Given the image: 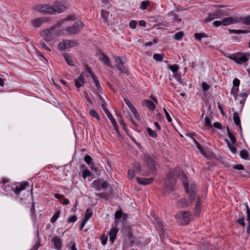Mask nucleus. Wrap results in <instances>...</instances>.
<instances>
[{"label":"nucleus","mask_w":250,"mask_h":250,"mask_svg":"<svg viewBox=\"0 0 250 250\" xmlns=\"http://www.w3.org/2000/svg\"><path fill=\"white\" fill-rule=\"evenodd\" d=\"M71 20H74V16H68L62 20L59 25H56L51 28L44 30L42 33V37L46 42H49L52 40L54 38L55 35L59 36L61 34V33H57L55 31L56 27H59L61 25L64 24L66 21Z\"/></svg>","instance_id":"obj_3"},{"label":"nucleus","mask_w":250,"mask_h":250,"mask_svg":"<svg viewBox=\"0 0 250 250\" xmlns=\"http://www.w3.org/2000/svg\"><path fill=\"white\" fill-rule=\"evenodd\" d=\"M135 171L133 169H129L128 171V175L130 179H132L134 176Z\"/></svg>","instance_id":"obj_61"},{"label":"nucleus","mask_w":250,"mask_h":250,"mask_svg":"<svg viewBox=\"0 0 250 250\" xmlns=\"http://www.w3.org/2000/svg\"><path fill=\"white\" fill-rule=\"evenodd\" d=\"M134 170L136 173H140L141 172V167L139 163L136 162H134L133 164Z\"/></svg>","instance_id":"obj_39"},{"label":"nucleus","mask_w":250,"mask_h":250,"mask_svg":"<svg viewBox=\"0 0 250 250\" xmlns=\"http://www.w3.org/2000/svg\"><path fill=\"white\" fill-rule=\"evenodd\" d=\"M89 114L93 117L96 118L98 120H100V118L99 117L98 114H97V112L93 109H91L89 111Z\"/></svg>","instance_id":"obj_49"},{"label":"nucleus","mask_w":250,"mask_h":250,"mask_svg":"<svg viewBox=\"0 0 250 250\" xmlns=\"http://www.w3.org/2000/svg\"><path fill=\"white\" fill-rule=\"evenodd\" d=\"M233 168L236 170H243L244 169V167L242 164H237L234 165L232 166Z\"/></svg>","instance_id":"obj_56"},{"label":"nucleus","mask_w":250,"mask_h":250,"mask_svg":"<svg viewBox=\"0 0 250 250\" xmlns=\"http://www.w3.org/2000/svg\"><path fill=\"white\" fill-rule=\"evenodd\" d=\"M173 77L175 78V79L177 80L178 82H179L180 83L182 84V83L181 82V78L180 74L176 73H175L173 74Z\"/></svg>","instance_id":"obj_62"},{"label":"nucleus","mask_w":250,"mask_h":250,"mask_svg":"<svg viewBox=\"0 0 250 250\" xmlns=\"http://www.w3.org/2000/svg\"><path fill=\"white\" fill-rule=\"evenodd\" d=\"M183 174L179 167H176L170 171L167 175V177L164 183V189L167 192L173 191L176 184L175 177H178Z\"/></svg>","instance_id":"obj_2"},{"label":"nucleus","mask_w":250,"mask_h":250,"mask_svg":"<svg viewBox=\"0 0 250 250\" xmlns=\"http://www.w3.org/2000/svg\"><path fill=\"white\" fill-rule=\"evenodd\" d=\"M153 58L157 62H162L163 56L162 54L155 53L153 55Z\"/></svg>","instance_id":"obj_40"},{"label":"nucleus","mask_w":250,"mask_h":250,"mask_svg":"<svg viewBox=\"0 0 250 250\" xmlns=\"http://www.w3.org/2000/svg\"><path fill=\"white\" fill-rule=\"evenodd\" d=\"M232 110L233 112V120L236 125L239 126L240 129L241 130V122L240 119L239 115V113L235 111L234 108H232Z\"/></svg>","instance_id":"obj_18"},{"label":"nucleus","mask_w":250,"mask_h":250,"mask_svg":"<svg viewBox=\"0 0 250 250\" xmlns=\"http://www.w3.org/2000/svg\"><path fill=\"white\" fill-rule=\"evenodd\" d=\"M240 84V80L237 78L234 79L233 81V85L234 87H238Z\"/></svg>","instance_id":"obj_63"},{"label":"nucleus","mask_w":250,"mask_h":250,"mask_svg":"<svg viewBox=\"0 0 250 250\" xmlns=\"http://www.w3.org/2000/svg\"><path fill=\"white\" fill-rule=\"evenodd\" d=\"M39 11L44 14H53L52 6H50L48 5H44L40 6Z\"/></svg>","instance_id":"obj_16"},{"label":"nucleus","mask_w":250,"mask_h":250,"mask_svg":"<svg viewBox=\"0 0 250 250\" xmlns=\"http://www.w3.org/2000/svg\"><path fill=\"white\" fill-rule=\"evenodd\" d=\"M143 104L151 111L155 109V105L153 102L150 100H145L143 101Z\"/></svg>","instance_id":"obj_21"},{"label":"nucleus","mask_w":250,"mask_h":250,"mask_svg":"<svg viewBox=\"0 0 250 250\" xmlns=\"http://www.w3.org/2000/svg\"><path fill=\"white\" fill-rule=\"evenodd\" d=\"M150 4V2L148 0L143 1L140 5V9L142 10H145L147 8V7Z\"/></svg>","instance_id":"obj_41"},{"label":"nucleus","mask_w":250,"mask_h":250,"mask_svg":"<svg viewBox=\"0 0 250 250\" xmlns=\"http://www.w3.org/2000/svg\"><path fill=\"white\" fill-rule=\"evenodd\" d=\"M84 83V79L83 74H81L77 79L75 80V86L77 88H80Z\"/></svg>","instance_id":"obj_20"},{"label":"nucleus","mask_w":250,"mask_h":250,"mask_svg":"<svg viewBox=\"0 0 250 250\" xmlns=\"http://www.w3.org/2000/svg\"><path fill=\"white\" fill-rule=\"evenodd\" d=\"M52 9H53V14L55 12L61 13L64 11L66 9L64 4L60 2H56L52 5Z\"/></svg>","instance_id":"obj_13"},{"label":"nucleus","mask_w":250,"mask_h":250,"mask_svg":"<svg viewBox=\"0 0 250 250\" xmlns=\"http://www.w3.org/2000/svg\"><path fill=\"white\" fill-rule=\"evenodd\" d=\"M237 222L241 225L242 226H245V223L244 221V217H243L241 218H239L237 220Z\"/></svg>","instance_id":"obj_64"},{"label":"nucleus","mask_w":250,"mask_h":250,"mask_svg":"<svg viewBox=\"0 0 250 250\" xmlns=\"http://www.w3.org/2000/svg\"><path fill=\"white\" fill-rule=\"evenodd\" d=\"M28 183L25 182L18 184L13 189V191L16 195H19L21 191L25 189L26 187H28Z\"/></svg>","instance_id":"obj_12"},{"label":"nucleus","mask_w":250,"mask_h":250,"mask_svg":"<svg viewBox=\"0 0 250 250\" xmlns=\"http://www.w3.org/2000/svg\"><path fill=\"white\" fill-rule=\"evenodd\" d=\"M213 13L215 19H221L226 15H228V14L223 10H216Z\"/></svg>","instance_id":"obj_25"},{"label":"nucleus","mask_w":250,"mask_h":250,"mask_svg":"<svg viewBox=\"0 0 250 250\" xmlns=\"http://www.w3.org/2000/svg\"><path fill=\"white\" fill-rule=\"evenodd\" d=\"M229 32L230 34H232V33H233V34H241V33L245 34V33H248V31L247 30H240V29H239V30L229 29Z\"/></svg>","instance_id":"obj_33"},{"label":"nucleus","mask_w":250,"mask_h":250,"mask_svg":"<svg viewBox=\"0 0 250 250\" xmlns=\"http://www.w3.org/2000/svg\"><path fill=\"white\" fill-rule=\"evenodd\" d=\"M122 214H123V211H122V210L121 209L119 210L116 211L115 213V218L117 219H119L120 218H121V217L122 216Z\"/></svg>","instance_id":"obj_52"},{"label":"nucleus","mask_w":250,"mask_h":250,"mask_svg":"<svg viewBox=\"0 0 250 250\" xmlns=\"http://www.w3.org/2000/svg\"><path fill=\"white\" fill-rule=\"evenodd\" d=\"M250 54L240 53L234 56H230L229 58L237 63L242 64L246 62L249 60Z\"/></svg>","instance_id":"obj_9"},{"label":"nucleus","mask_w":250,"mask_h":250,"mask_svg":"<svg viewBox=\"0 0 250 250\" xmlns=\"http://www.w3.org/2000/svg\"><path fill=\"white\" fill-rule=\"evenodd\" d=\"M92 78H93L94 82L95 83L96 86L97 88L99 90V91H101L102 90L101 86L100 85L99 82L97 78L95 77L94 75H92Z\"/></svg>","instance_id":"obj_38"},{"label":"nucleus","mask_w":250,"mask_h":250,"mask_svg":"<svg viewBox=\"0 0 250 250\" xmlns=\"http://www.w3.org/2000/svg\"><path fill=\"white\" fill-rule=\"evenodd\" d=\"M205 125L206 126H208L209 127H212L210 120L208 117H206L205 118Z\"/></svg>","instance_id":"obj_59"},{"label":"nucleus","mask_w":250,"mask_h":250,"mask_svg":"<svg viewBox=\"0 0 250 250\" xmlns=\"http://www.w3.org/2000/svg\"><path fill=\"white\" fill-rule=\"evenodd\" d=\"M240 155L242 159L247 160L249 158V153L246 149L242 150L240 152Z\"/></svg>","instance_id":"obj_35"},{"label":"nucleus","mask_w":250,"mask_h":250,"mask_svg":"<svg viewBox=\"0 0 250 250\" xmlns=\"http://www.w3.org/2000/svg\"><path fill=\"white\" fill-rule=\"evenodd\" d=\"M82 175H83V178H85L86 177H88V176H89L91 175V172L90 171L86 169H84L83 172V174H82Z\"/></svg>","instance_id":"obj_53"},{"label":"nucleus","mask_w":250,"mask_h":250,"mask_svg":"<svg viewBox=\"0 0 250 250\" xmlns=\"http://www.w3.org/2000/svg\"><path fill=\"white\" fill-rule=\"evenodd\" d=\"M214 19H215V18L213 15V13H209L208 14V16L206 17V18L205 19L204 21L205 22H209Z\"/></svg>","instance_id":"obj_44"},{"label":"nucleus","mask_w":250,"mask_h":250,"mask_svg":"<svg viewBox=\"0 0 250 250\" xmlns=\"http://www.w3.org/2000/svg\"><path fill=\"white\" fill-rule=\"evenodd\" d=\"M168 20L171 22L178 21L180 22L181 19L179 18L178 16L173 12H170L167 15Z\"/></svg>","instance_id":"obj_15"},{"label":"nucleus","mask_w":250,"mask_h":250,"mask_svg":"<svg viewBox=\"0 0 250 250\" xmlns=\"http://www.w3.org/2000/svg\"><path fill=\"white\" fill-rule=\"evenodd\" d=\"M60 214V211L59 210L56 211L55 213L54 214V215L50 219V222L52 223H55L57 220V219L59 218Z\"/></svg>","instance_id":"obj_43"},{"label":"nucleus","mask_w":250,"mask_h":250,"mask_svg":"<svg viewBox=\"0 0 250 250\" xmlns=\"http://www.w3.org/2000/svg\"><path fill=\"white\" fill-rule=\"evenodd\" d=\"M77 220L76 215H71L67 219V222L69 223L75 222Z\"/></svg>","instance_id":"obj_51"},{"label":"nucleus","mask_w":250,"mask_h":250,"mask_svg":"<svg viewBox=\"0 0 250 250\" xmlns=\"http://www.w3.org/2000/svg\"><path fill=\"white\" fill-rule=\"evenodd\" d=\"M102 60L107 66L112 67V66L111 64L110 61L108 57L105 55H103L102 58Z\"/></svg>","instance_id":"obj_32"},{"label":"nucleus","mask_w":250,"mask_h":250,"mask_svg":"<svg viewBox=\"0 0 250 250\" xmlns=\"http://www.w3.org/2000/svg\"><path fill=\"white\" fill-rule=\"evenodd\" d=\"M137 182L139 184L143 185H146L151 184L153 179L150 178H137Z\"/></svg>","instance_id":"obj_19"},{"label":"nucleus","mask_w":250,"mask_h":250,"mask_svg":"<svg viewBox=\"0 0 250 250\" xmlns=\"http://www.w3.org/2000/svg\"><path fill=\"white\" fill-rule=\"evenodd\" d=\"M143 159L148 167L149 172H152L155 169L156 157L153 155L146 153L143 154Z\"/></svg>","instance_id":"obj_6"},{"label":"nucleus","mask_w":250,"mask_h":250,"mask_svg":"<svg viewBox=\"0 0 250 250\" xmlns=\"http://www.w3.org/2000/svg\"><path fill=\"white\" fill-rule=\"evenodd\" d=\"M240 19L239 18V15L226 17L222 21V25L227 26L232 24L239 23Z\"/></svg>","instance_id":"obj_10"},{"label":"nucleus","mask_w":250,"mask_h":250,"mask_svg":"<svg viewBox=\"0 0 250 250\" xmlns=\"http://www.w3.org/2000/svg\"><path fill=\"white\" fill-rule=\"evenodd\" d=\"M178 223L182 225H187L191 220V213L189 211H180L176 215Z\"/></svg>","instance_id":"obj_5"},{"label":"nucleus","mask_w":250,"mask_h":250,"mask_svg":"<svg viewBox=\"0 0 250 250\" xmlns=\"http://www.w3.org/2000/svg\"><path fill=\"white\" fill-rule=\"evenodd\" d=\"M109 14V12H107L104 9H102L101 10V17L103 19V21L104 23H106L108 21L107 18L108 17Z\"/></svg>","instance_id":"obj_27"},{"label":"nucleus","mask_w":250,"mask_h":250,"mask_svg":"<svg viewBox=\"0 0 250 250\" xmlns=\"http://www.w3.org/2000/svg\"><path fill=\"white\" fill-rule=\"evenodd\" d=\"M227 132H228V135L232 142V143L233 144H234L236 143V139L235 137V136L232 134V133H231L229 130V128L228 127H227Z\"/></svg>","instance_id":"obj_36"},{"label":"nucleus","mask_w":250,"mask_h":250,"mask_svg":"<svg viewBox=\"0 0 250 250\" xmlns=\"http://www.w3.org/2000/svg\"><path fill=\"white\" fill-rule=\"evenodd\" d=\"M184 187L187 193L188 194L189 200L191 204L195 202L194 214L196 216H198L200 213L201 209V197L196 198L195 193L196 192V186L194 183H191L190 185L187 183L184 182Z\"/></svg>","instance_id":"obj_1"},{"label":"nucleus","mask_w":250,"mask_h":250,"mask_svg":"<svg viewBox=\"0 0 250 250\" xmlns=\"http://www.w3.org/2000/svg\"><path fill=\"white\" fill-rule=\"evenodd\" d=\"M118 229L115 228L111 229L108 232V235H109V240L112 242L113 243L114 240L116 237V235Z\"/></svg>","instance_id":"obj_22"},{"label":"nucleus","mask_w":250,"mask_h":250,"mask_svg":"<svg viewBox=\"0 0 250 250\" xmlns=\"http://www.w3.org/2000/svg\"><path fill=\"white\" fill-rule=\"evenodd\" d=\"M30 215L32 220L35 222L36 221V215L35 202L34 201L32 202V207L30 208Z\"/></svg>","instance_id":"obj_28"},{"label":"nucleus","mask_w":250,"mask_h":250,"mask_svg":"<svg viewBox=\"0 0 250 250\" xmlns=\"http://www.w3.org/2000/svg\"><path fill=\"white\" fill-rule=\"evenodd\" d=\"M239 18L241 19L240 20L239 23L250 25V15L247 16L246 17H242L239 15Z\"/></svg>","instance_id":"obj_24"},{"label":"nucleus","mask_w":250,"mask_h":250,"mask_svg":"<svg viewBox=\"0 0 250 250\" xmlns=\"http://www.w3.org/2000/svg\"><path fill=\"white\" fill-rule=\"evenodd\" d=\"M177 206L181 208L186 207L188 206V201L186 198H182L178 201Z\"/></svg>","instance_id":"obj_26"},{"label":"nucleus","mask_w":250,"mask_h":250,"mask_svg":"<svg viewBox=\"0 0 250 250\" xmlns=\"http://www.w3.org/2000/svg\"><path fill=\"white\" fill-rule=\"evenodd\" d=\"M137 25V22L134 20H132L129 22V26L131 28L135 29Z\"/></svg>","instance_id":"obj_60"},{"label":"nucleus","mask_w":250,"mask_h":250,"mask_svg":"<svg viewBox=\"0 0 250 250\" xmlns=\"http://www.w3.org/2000/svg\"><path fill=\"white\" fill-rule=\"evenodd\" d=\"M164 111L165 113V115H166V116L167 121L169 123L171 122L172 119H171L169 114L168 113V112H167V111L166 110V109L165 108H164Z\"/></svg>","instance_id":"obj_57"},{"label":"nucleus","mask_w":250,"mask_h":250,"mask_svg":"<svg viewBox=\"0 0 250 250\" xmlns=\"http://www.w3.org/2000/svg\"><path fill=\"white\" fill-rule=\"evenodd\" d=\"M84 160V161L85 162V163H86L88 165H90L92 164L91 163L92 158L90 156H89V155L85 156Z\"/></svg>","instance_id":"obj_55"},{"label":"nucleus","mask_w":250,"mask_h":250,"mask_svg":"<svg viewBox=\"0 0 250 250\" xmlns=\"http://www.w3.org/2000/svg\"><path fill=\"white\" fill-rule=\"evenodd\" d=\"M238 90V87L233 86L231 90V92H230V93L233 95V96L234 97V98L236 100H237L238 98V95L237 93Z\"/></svg>","instance_id":"obj_45"},{"label":"nucleus","mask_w":250,"mask_h":250,"mask_svg":"<svg viewBox=\"0 0 250 250\" xmlns=\"http://www.w3.org/2000/svg\"><path fill=\"white\" fill-rule=\"evenodd\" d=\"M52 242L53 243L55 248L57 250H61L62 246V244L61 239L58 237H54L51 239Z\"/></svg>","instance_id":"obj_17"},{"label":"nucleus","mask_w":250,"mask_h":250,"mask_svg":"<svg viewBox=\"0 0 250 250\" xmlns=\"http://www.w3.org/2000/svg\"><path fill=\"white\" fill-rule=\"evenodd\" d=\"M147 132L148 134L150 137H151L153 138H155L157 137V134L156 132L154 130H152L150 128H148L147 129Z\"/></svg>","instance_id":"obj_42"},{"label":"nucleus","mask_w":250,"mask_h":250,"mask_svg":"<svg viewBox=\"0 0 250 250\" xmlns=\"http://www.w3.org/2000/svg\"><path fill=\"white\" fill-rule=\"evenodd\" d=\"M228 146L232 153L235 154L236 153V151H237L236 148L234 146H233L232 145H231L230 143H229Z\"/></svg>","instance_id":"obj_54"},{"label":"nucleus","mask_w":250,"mask_h":250,"mask_svg":"<svg viewBox=\"0 0 250 250\" xmlns=\"http://www.w3.org/2000/svg\"><path fill=\"white\" fill-rule=\"evenodd\" d=\"M92 187L97 191L101 190L105 191L107 188L110 187V185L103 179L95 180L92 182Z\"/></svg>","instance_id":"obj_7"},{"label":"nucleus","mask_w":250,"mask_h":250,"mask_svg":"<svg viewBox=\"0 0 250 250\" xmlns=\"http://www.w3.org/2000/svg\"><path fill=\"white\" fill-rule=\"evenodd\" d=\"M92 214L93 213L91 210H90L89 209H86L84 219L87 221L91 217Z\"/></svg>","instance_id":"obj_47"},{"label":"nucleus","mask_w":250,"mask_h":250,"mask_svg":"<svg viewBox=\"0 0 250 250\" xmlns=\"http://www.w3.org/2000/svg\"><path fill=\"white\" fill-rule=\"evenodd\" d=\"M83 28V23L81 21H75L73 25L66 27L65 29H62L61 34L64 35L65 31H67L69 35H72L78 33Z\"/></svg>","instance_id":"obj_4"},{"label":"nucleus","mask_w":250,"mask_h":250,"mask_svg":"<svg viewBox=\"0 0 250 250\" xmlns=\"http://www.w3.org/2000/svg\"><path fill=\"white\" fill-rule=\"evenodd\" d=\"M68 246L70 250H77L76 248V243L74 240H71L68 244Z\"/></svg>","instance_id":"obj_46"},{"label":"nucleus","mask_w":250,"mask_h":250,"mask_svg":"<svg viewBox=\"0 0 250 250\" xmlns=\"http://www.w3.org/2000/svg\"><path fill=\"white\" fill-rule=\"evenodd\" d=\"M124 101H125V104L127 105V106L130 109L131 111L132 112V113L134 115L135 117L136 118H137L138 115V113H137V111L135 107H134L133 106L132 104L130 102V101L128 99H125Z\"/></svg>","instance_id":"obj_23"},{"label":"nucleus","mask_w":250,"mask_h":250,"mask_svg":"<svg viewBox=\"0 0 250 250\" xmlns=\"http://www.w3.org/2000/svg\"><path fill=\"white\" fill-rule=\"evenodd\" d=\"M63 57H64V58L66 62L68 63V64H69L70 66L74 65V64L73 63V62L72 60V58L69 54H68L67 53H65L63 55Z\"/></svg>","instance_id":"obj_29"},{"label":"nucleus","mask_w":250,"mask_h":250,"mask_svg":"<svg viewBox=\"0 0 250 250\" xmlns=\"http://www.w3.org/2000/svg\"><path fill=\"white\" fill-rule=\"evenodd\" d=\"M95 195L96 196L100 198H104L107 200L108 199V197L105 193H95Z\"/></svg>","instance_id":"obj_50"},{"label":"nucleus","mask_w":250,"mask_h":250,"mask_svg":"<svg viewBox=\"0 0 250 250\" xmlns=\"http://www.w3.org/2000/svg\"><path fill=\"white\" fill-rule=\"evenodd\" d=\"M245 102V100L243 99V100H241L240 101V103L239 104H237L238 109L240 112H241L243 109Z\"/></svg>","instance_id":"obj_48"},{"label":"nucleus","mask_w":250,"mask_h":250,"mask_svg":"<svg viewBox=\"0 0 250 250\" xmlns=\"http://www.w3.org/2000/svg\"><path fill=\"white\" fill-rule=\"evenodd\" d=\"M77 45V42L74 40H64L59 43L58 48L61 51H64Z\"/></svg>","instance_id":"obj_8"},{"label":"nucleus","mask_w":250,"mask_h":250,"mask_svg":"<svg viewBox=\"0 0 250 250\" xmlns=\"http://www.w3.org/2000/svg\"><path fill=\"white\" fill-rule=\"evenodd\" d=\"M246 207L247 208V220L249 222V226L247 228V232L248 233H250V208H249L247 204H246Z\"/></svg>","instance_id":"obj_31"},{"label":"nucleus","mask_w":250,"mask_h":250,"mask_svg":"<svg viewBox=\"0 0 250 250\" xmlns=\"http://www.w3.org/2000/svg\"><path fill=\"white\" fill-rule=\"evenodd\" d=\"M202 87L204 91H207L209 89V85L206 83L203 82L202 83Z\"/></svg>","instance_id":"obj_58"},{"label":"nucleus","mask_w":250,"mask_h":250,"mask_svg":"<svg viewBox=\"0 0 250 250\" xmlns=\"http://www.w3.org/2000/svg\"><path fill=\"white\" fill-rule=\"evenodd\" d=\"M184 36V33L183 31H179L175 33L173 39L177 41H180L182 39Z\"/></svg>","instance_id":"obj_34"},{"label":"nucleus","mask_w":250,"mask_h":250,"mask_svg":"<svg viewBox=\"0 0 250 250\" xmlns=\"http://www.w3.org/2000/svg\"><path fill=\"white\" fill-rule=\"evenodd\" d=\"M115 61L116 63V68L122 73H126L127 72V68L124 65V62L120 57H115Z\"/></svg>","instance_id":"obj_11"},{"label":"nucleus","mask_w":250,"mask_h":250,"mask_svg":"<svg viewBox=\"0 0 250 250\" xmlns=\"http://www.w3.org/2000/svg\"><path fill=\"white\" fill-rule=\"evenodd\" d=\"M194 36L195 38L199 41H201L202 38H207L208 37V35L205 33H196Z\"/></svg>","instance_id":"obj_30"},{"label":"nucleus","mask_w":250,"mask_h":250,"mask_svg":"<svg viewBox=\"0 0 250 250\" xmlns=\"http://www.w3.org/2000/svg\"><path fill=\"white\" fill-rule=\"evenodd\" d=\"M168 68L175 74L177 73L179 67L177 64L169 65L168 66Z\"/></svg>","instance_id":"obj_37"},{"label":"nucleus","mask_w":250,"mask_h":250,"mask_svg":"<svg viewBox=\"0 0 250 250\" xmlns=\"http://www.w3.org/2000/svg\"><path fill=\"white\" fill-rule=\"evenodd\" d=\"M48 21V19L45 17H40L34 19L32 21V25L34 27H39L42 23Z\"/></svg>","instance_id":"obj_14"}]
</instances>
